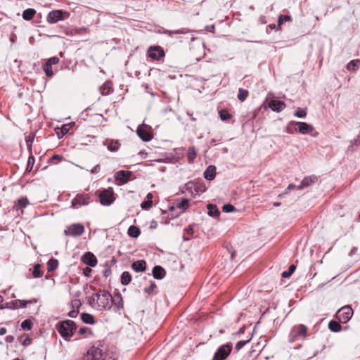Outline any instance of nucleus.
Instances as JSON below:
<instances>
[{"instance_id":"obj_1","label":"nucleus","mask_w":360,"mask_h":360,"mask_svg":"<svg viewBox=\"0 0 360 360\" xmlns=\"http://www.w3.org/2000/svg\"><path fill=\"white\" fill-rule=\"evenodd\" d=\"M117 354L104 345L91 347L82 360H115Z\"/></svg>"},{"instance_id":"obj_2","label":"nucleus","mask_w":360,"mask_h":360,"mask_svg":"<svg viewBox=\"0 0 360 360\" xmlns=\"http://www.w3.org/2000/svg\"><path fill=\"white\" fill-rule=\"evenodd\" d=\"M96 303L95 308L98 310H108L111 307V294L106 290H100L96 293Z\"/></svg>"},{"instance_id":"obj_3","label":"nucleus","mask_w":360,"mask_h":360,"mask_svg":"<svg viewBox=\"0 0 360 360\" xmlns=\"http://www.w3.org/2000/svg\"><path fill=\"white\" fill-rule=\"evenodd\" d=\"M75 330L76 324L72 320L62 321L58 328V333L65 340H68L71 338Z\"/></svg>"},{"instance_id":"obj_4","label":"nucleus","mask_w":360,"mask_h":360,"mask_svg":"<svg viewBox=\"0 0 360 360\" xmlns=\"http://www.w3.org/2000/svg\"><path fill=\"white\" fill-rule=\"evenodd\" d=\"M307 337V327L303 324L293 326L290 335L289 342L292 343L298 340H304Z\"/></svg>"},{"instance_id":"obj_5","label":"nucleus","mask_w":360,"mask_h":360,"mask_svg":"<svg viewBox=\"0 0 360 360\" xmlns=\"http://www.w3.org/2000/svg\"><path fill=\"white\" fill-rule=\"evenodd\" d=\"M232 350L231 343H226L219 347L214 353L212 360H225Z\"/></svg>"},{"instance_id":"obj_6","label":"nucleus","mask_w":360,"mask_h":360,"mask_svg":"<svg viewBox=\"0 0 360 360\" xmlns=\"http://www.w3.org/2000/svg\"><path fill=\"white\" fill-rule=\"evenodd\" d=\"M69 15V13L63 12L61 10H53L47 15L46 21L51 24L56 23L60 20L68 18Z\"/></svg>"},{"instance_id":"obj_7","label":"nucleus","mask_w":360,"mask_h":360,"mask_svg":"<svg viewBox=\"0 0 360 360\" xmlns=\"http://www.w3.org/2000/svg\"><path fill=\"white\" fill-rule=\"evenodd\" d=\"M36 302H37L36 299H32L28 301L15 300L7 302L4 305H1L0 307V309H17L20 307H22V308L26 307L28 304L36 303Z\"/></svg>"},{"instance_id":"obj_8","label":"nucleus","mask_w":360,"mask_h":360,"mask_svg":"<svg viewBox=\"0 0 360 360\" xmlns=\"http://www.w3.org/2000/svg\"><path fill=\"white\" fill-rule=\"evenodd\" d=\"M91 202V196L89 194H77L71 202V207L77 209L81 206L87 205Z\"/></svg>"},{"instance_id":"obj_9","label":"nucleus","mask_w":360,"mask_h":360,"mask_svg":"<svg viewBox=\"0 0 360 360\" xmlns=\"http://www.w3.org/2000/svg\"><path fill=\"white\" fill-rule=\"evenodd\" d=\"M353 310L349 306H345L336 312V318L341 323H347L352 316Z\"/></svg>"},{"instance_id":"obj_10","label":"nucleus","mask_w":360,"mask_h":360,"mask_svg":"<svg viewBox=\"0 0 360 360\" xmlns=\"http://www.w3.org/2000/svg\"><path fill=\"white\" fill-rule=\"evenodd\" d=\"M99 200L104 206L110 205L115 200L114 193L112 188L104 189L99 194Z\"/></svg>"},{"instance_id":"obj_11","label":"nucleus","mask_w":360,"mask_h":360,"mask_svg":"<svg viewBox=\"0 0 360 360\" xmlns=\"http://www.w3.org/2000/svg\"><path fill=\"white\" fill-rule=\"evenodd\" d=\"M84 232V226L81 224H73L69 226L67 229L64 231V234L66 236H80Z\"/></svg>"},{"instance_id":"obj_12","label":"nucleus","mask_w":360,"mask_h":360,"mask_svg":"<svg viewBox=\"0 0 360 360\" xmlns=\"http://www.w3.org/2000/svg\"><path fill=\"white\" fill-rule=\"evenodd\" d=\"M132 174L131 171L120 170L115 174L114 177L115 181L118 182V184L122 185L127 183Z\"/></svg>"},{"instance_id":"obj_13","label":"nucleus","mask_w":360,"mask_h":360,"mask_svg":"<svg viewBox=\"0 0 360 360\" xmlns=\"http://www.w3.org/2000/svg\"><path fill=\"white\" fill-rule=\"evenodd\" d=\"M148 54L152 59L158 60L165 56V51L160 46H150L148 50Z\"/></svg>"},{"instance_id":"obj_14","label":"nucleus","mask_w":360,"mask_h":360,"mask_svg":"<svg viewBox=\"0 0 360 360\" xmlns=\"http://www.w3.org/2000/svg\"><path fill=\"white\" fill-rule=\"evenodd\" d=\"M137 135L143 141H149L152 139V134L146 125H140L136 130Z\"/></svg>"},{"instance_id":"obj_15","label":"nucleus","mask_w":360,"mask_h":360,"mask_svg":"<svg viewBox=\"0 0 360 360\" xmlns=\"http://www.w3.org/2000/svg\"><path fill=\"white\" fill-rule=\"evenodd\" d=\"M82 261L85 264H87L88 266H89L91 267H94L97 264V259H96V256L90 252H85L83 255V256L82 257Z\"/></svg>"},{"instance_id":"obj_16","label":"nucleus","mask_w":360,"mask_h":360,"mask_svg":"<svg viewBox=\"0 0 360 360\" xmlns=\"http://www.w3.org/2000/svg\"><path fill=\"white\" fill-rule=\"evenodd\" d=\"M292 123L298 127V131L302 134H309L314 130V127L307 122H292Z\"/></svg>"},{"instance_id":"obj_17","label":"nucleus","mask_w":360,"mask_h":360,"mask_svg":"<svg viewBox=\"0 0 360 360\" xmlns=\"http://www.w3.org/2000/svg\"><path fill=\"white\" fill-rule=\"evenodd\" d=\"M317 181V177L314 175L308 176L304 177L300 185L297 186V189L302 190L310 186L312 184H314Z\"/></svg>"},{"instance_id":"obj_18","label":"nucleus","mask_w":360,"mask_h":360,"mask_svg":"<svg viewBox=\"0 0 360 360\" xmlns=\"http://www.w3.org/2000/svg\"><path fill=\"white\" fill-rule=\"evenodd\" d=\"M165 33L167 34L169 37H172L173 34H190L191 41H193L195 39V37L192 34V31L187 28H181L179 30H167L165 32Z\"/></svg>"},{"instance_id":"obj_19","label":"nucleus","mask_w":360,"mask_h":360,"mask_svg":"<svg viewBox=\"0 0 360 360\" xmlns=\"http://www.w3.org/2000/svg\"><path fill=\"white\" fill-rule=\"evenodd\" d=\"M269 107L273 110L280 112L285 108V104L283 101L278 100H271L269 102Z\"/></svg>"},{"instance_id":"obj_20","label":"nucleus","mask_w":360,"mask_h":360,"mask_svg":"<svg viewBox=\"0 0 360 360\" xmlns=\"http://www.w3.org/2000/svg\"><path fill=\"white\" fill-rule=\"evenodd\" d=\"M111 306L114 305L117 309H123V300L121 294L117 292L112 297L111 295Z\"/></svg>"},{"instance_id":"obj_21","label":"nucleus","mask_w":360,"mask_h":360,"mask_svg":"<svg viewBox=\"0 0 360 360\" xmlns=\"http://www.w3.org/2000/svg\"><path fill=\"white\" fill-rule=\"evenodd\" d=\"M216 176V167L214 165H210L204 172V177L207 180L211 181L214 179Z\"/></svg>"},{"instance_id":"obj_22","label":"nucleus","mask_w":360,"mask_h":360,"mask_svg":"<svg viewBox=\"0 0 360 360\" xmlns=\"http://www.w3.org/2000/svg\"><path fill=\"white\" fill-rule=\"evenodd\" d=\"M131 267L136 272H142L146 269V262L142 259L137 260L132 263Z\"/></svg>"},{"instance_id":"obj_23","label":"nucleus","mask_w":360,"mask_h":360,"mask_svg":"<svg viewBox=\"0 0 360 360\" xmlns=\"http://www.w3.org/2000/svg\"><path fill=\"white\" fill-rule=\"evenodd\" d=\"M153 276L155 279H162L165 276V271L162 266H155L153 269Z\"/></svg>"},{"instance_id":"obj_24","label":"nucleus","mask_w":360,"mask_h":360,"mask_svg":"<svg viewBox=\"0 0 360 360\" xmlns=\"http://www.w3.org/2000/svg\"><path fill=\"white\" fill-rule=\"evenodd\" d=\"M104 145L107 146L108 149L110 151L115 152L120 148V143L118 141L106 140L104 142Z\"/></svg>"},{"instance_id":"obj_25","label":"nucleus","mask_w":360,"mask_h":360,"mask_svg":"<svg viewBox=\"0 0 360 360\" xmlns=\"http://www.w3.org/2000/svg\"><path fill=\"white\" fill-rule=\"evenodd\" d=\"M127 233L131 238H138L141 234V231L137 226L131 225L129 227Z\"/></svg>"},{"instance_id":"obj_26","label":"nucleus","mask_w":360,"mask_h":360,"mask_svg":"<svg viewBox=\"0 0 360 360\" xmlns=\"http://www.w3.org/2000/svg\"><path fill=\"white\" fill-rule=\"evenodd\" d=\"M207 208L208 210V214L210 217H219L220 214V212L217 209V206L213 204H208L207 205Z\"/></svg>"},{"instance_id":"obj_27","label":"nucleus","mask_w":360,"mask_h":360,"mask_svg":"<svg viewBox=\"0 0 360 360\" xmlns=\"http://www.w3.org/2000/svg\"><path fill=\"white\" fill-rule=\"evenodd\" d=\"M36 14V11L33 8H27L22 13V18L25 20H30Z\"/></svg>"},{"instance_id":"obj_28","label":"nucleus","mask_w":360,"mask_h":360,"mask_svg":"<svg viewBox=\"0 0 360 360\" xmlns=\"http://www.w3.org/2000/svg\"><path fill=\"white\" fill-rule=\"evenodd\" d=\"M185 189L186 191H188V192H190L191 194H193V191L192 190L194 189L196 192V193H198L200 191H205V190H200L198 186L195 185L193 182L191 181H189L188 182L187 184H185V186H184Z\"/></svg>"},{"instance_id":"obj_29","label":"nucleus","mask_w":360,"mask_h":360,"mask_svg":"<svg viewBox=\"0 0 360 360\" xmlns=\"http://www.w3.org/2000/svg\"><path fill=\"white\" fill-rule=\"evenodd\" d=\"M328 328L333 332H340L342 329L340 323L336 321H330L328 323Z\"/></svg>"},{"instance_id":"obj_30","label":"nucleus","mask_w":360,"mask_h":360,"mask_svg":"<svg viewBox=\"0 0 360 360\" xmlns=\"http://www.w3.org/2000/svg\"><path fill=\"white\" fill-rule=\"evenodd\" d=\"M131 281V276L128 271H124L121 275V283L127 285L130 283Z\"/></svg>"},{"instance_id":"obj_31","label":"nucleus","mask_w":360,"mask_h":360,"mask_svg":"<svg viewBox=\"0 0 360 360\" xmlns=\"http://www.w3.org/2000/svg\"><path fill=\"white\" fill-rule=\"evenodd\" d=\"M81 319L82 321L87 324H92L94 323V316L88 313H82L81 314Z\"/></svg>"},{"instance_id":"obj_32","label":"nucleus","mask_w":360,"mask_h":360,"mask_svg":"<svg viewBox=\"0 0 360 360\" xmlns=\"http://www.w3.org/2000/svg\"><path fill=\"white\" fill-rule=\"evenodd\" d=\"M58 266V261L56 259H51L47 262V269L49 271L56 270Z\"/></svg>"},{"instance_id":"obj_33","label":"nucleus","mask_w":360,"mask_h":360,"mask_svg":"<svg viewBox=\"0 0 360 360\" xmlns=\"http://www.w3.org/2000/svg\"><path fill=\"white\" fill-rule=\"evenodd\" d=\"M193 227L192 225H189L184 229V240H188L193 234Z\"/></svg>"},{"instance_id":"obj_34","label":"nucleus","mask_w":360,"mask_h":360,"mask_svg":"<svg viewBox=\"0 0 360 360\" xmlns=\"http://www.w3.org/2000/svg\"><path fill=\"white\" fill-rule=\"evenodd\" d=\"M101 91L103 95H108L112 91L111 82H105L101 87Z\"/></svg>"},{"instance_id":"obj_35","label":"nucleus","mask_w":360,"mask_h":360,"mask_svg":"<svg viewBox=\"0 0 360 360\" xmlns=\"http://www.w3.org/2000/svg\"><path fill=\"white\" fill-rule=\"evenodd\" d=\"M248 94H249V92H248V91L247 89H241L240 88L238 90V98L241 102H243L247 98V97L248 96Z\"/></svg>"},{"instance_id":"obj_36","label":"nucleus","mask_w":360,"mask_h":360,"mask_svg":"<svg viewBox=\"0 0 360 360\" xmlns=\"http://www.w3.org/2000/svg\"><path fill=\"white\" fill-rule=\"evenodd\" d=\"M295 269H296L295 265L291 264L289 266L288 271H283L281 274L282 277L283 278H288V277H290L292 274V273L295 271Z\"/></svg>"},{"instance_id":"obj_37","label":"nucleus","mask_w":360,"mask_h":360,"mask_svg":"<svg viewBox=\"0 0 360 360\" xmlns=\"http://www.w3.org/2000/svg\"><path fill=\"white\" fill-rule=\"evenodd\" d=\"M220 119L223 121H226L231 119V114L225 110H221L219 112Z\"/></svg>"},{"instance_id":"obj_38","label":"nucleus","mask_w":360,"mask_h":360,"mask_svg":"<svg viewBox=\"0 0 360 360\" xmlns=\"http://www.w3.org/2000/svg\"><path fill=\"white\" fill-rule=\"evenodd\" d=\"M32 275H33V277H34V278H40L43 276V272L40 270L39 264H36L34 266Z\"/></svg>"},{"instance_id":"obj_39","label":"nucleus","mask_w":360,"mask_h":360,"mask_svg":"<svg viewBox=\"0 0 360 360\" xmlns=\"http://www.w3.org/2000/svg\"><path fill=\"white\" fill-rule=\"evenodd\" d=\"M32 323L30 319L23 321L21 323V328L24 330H30L32 329Z\"/></svg>"},{"instance_id":"obj_40","label":"nucleus","mask_w":360,"mask_h":360,"mask_svg":"<svg viewBox=\"0 0 360 360\" xmlns=\"http://www.w3.org/2000/svg\"><path fill=\"white\" fill-rule=\"evenodd\" d=\"M307 115L306 109L299 108L294 113V116L299 118H304Z\"/></svg>"},{"instance_id":"obj_41","label":"nucleus","mask_w":360,"mask_h":360,"mask_svg":"<svg viewBox=\"0 0 360 360\" xmlns=\"http://www.w3.org/2000/svg\"><path fill=\"white\" fill-rule=\"evenodd\" d=\"M43 69H44V71L47 77H51L53 76V72L52 70L51 65H49V64L45 63Z\"/></svg>"},{"instance_id":"obj_42","label":"nucleus","mask_w":360,"mask_h":360,"mask_svg":"<svg viewBox=\"0 0 360 360\" xmlns=\"http://www.w3.org/2000/svg\"><path fill=\"white\" fill-rule=\"evenodd\" d=\"M189 205V200L188 199H183L180 202L177 203V207L185 210Z\"/></svg>"},{"instance_id":"obj_43","label":"nucleus","mask_w":360,"mask_h":360,"mask_svg":"<svg viewBox=\"0 0 360 360\" xmlns=\"http://www.w3.org/2000/svg\"><path fill=\"white\" fill-rule=\"evenodd\" d=\"M360 63V60H351L347 65V68L348 70L351 71H354L356 70V64L357 63Z\"/></svg>"},{"instance_id":"obj_44","label":"nucleus","mask_w":360,"mask_h":360,"mask_svg":"<svg viewBox=\"0 0 360 360\" xmlns=\"http://www.w3.org/2000/svg\"><path fill=\"white\" fill-rule=\"evenodd\" d=\"M236 210V208L231 204H226L222 207V211L226 213H230Z\"/></svg>"},{"instance_id":"obj_45","label":"nucleus","mask_w":360,"mask_h":360,"mask_svg":"<svg viewBox=\"0 0 360 360\" xmlns=\"http://www.w3.org/2000/svg\"><path fill=\"white\" fill-rule=\"evenodd\" d=\"M291 20V17L288 15H281L278 19V25L280 26L283 24L284 21H290Z\"/></svg>"},{"instance_id":"obj_46","label":"nucleus","mask_w":360,"mask_h":360,"mask_svg":"<svg viewBox=\"0 0 360 360\" xmlns=\"http://www.w3.org/2000/svg\"><path fill=\"white\" fill-rule=\"evenodd\" d=\"M155 288H156V284L155 283V282H154V281H151L150 282V286H149V287H148V288H144V292H145L146 293H147V294H149V295H150V294H151V293L154 291V290H155Z\"/></svg>"},{"instance_id":"obj_47","label":"nucleus","mask_w":360,"mask_h":360,"mask_svg":"<svg viewBox=\"0 0 360 360\" xmlns=\"http://www.w3.org/2000/svg\"><path fill=\"white\" fill-rule=\"evenodd\" d=\"M153 205V201L152 200H147L141 202V207L143 210H148Z\"/></svg>"},{"instance_id":"obj_48","label":"nucleus","mask_w":360,"mask_h":360,"mask_svg":"<svg viewBox=\"0 0 360 360\" xmlns=\"http://www.w3.org/2000/svg\"><path fill=\"white\" fill-rule=\"evenodd\" d=\"M250 341V338L248 340H240L238 341L235 347V349L237 351H239L240 349H242L246 344H248Z\"/></svg>"},{"instance_id":"obj_49","label":"nucleus","mask_w":360,"mask_h":360,"mask_svg":"<svg viewBox=\"0 0 360 360\" xmlns=\"http://www.w3.org/2000/svg\"><path fill=\"white\" fill-rule=\"evenodd\" d=\"M29 202L26 198H21L18 200V205L20 207H25L28 205Z\"/></svg>"},{"instance_id":"obj_50","label":"nucleus","mask_w":360,"mask_h":360,"mask_svg":"<svg viewBox=\"0 0 360 360\" xmlns=\"http://www.w3.org/2000/svg\"><path fill=\"white\" fill-rule=\"evenodd\" d=\"M59 61V59L57 57H51L47 61H46V64H49V65H56L58 63Z\"/></svg>"},{"instance_id":"obj_51","label":"nucleus","mask_w":360,"mask_h":360,"mask_svg":"<svg viewBox=\"0 0 360 360\" xmlns=\"http://www.w3.org/2000/svg\"><path fill=\"white\" fill-rule=\"evenodd\" d=\"M34 160L33 158H31V157L29 158L28 162H27V167L26 169L27 172H30L32 169V165L34 164Z\"/></svg>"},{"instance_id":"obj_52","label":"nucleus","mask_w":360,"mask_h":360,"mask_svg":"<svg viewBox=\"0 0 360 360\" xmlns=\"http://www.w3.org/2000/svg\"><path fill=\"white\" fill-rule=\"evenodd\" d=\"M96 293L92 295L90 298H89V304L95 308V306H96Z\"/></svg>"},{"instance_id":"obj_53","label":"nucleus","mask_w":360,"mask_h":360,"mask_svg":"<svg viewBox=\"0 0 360 360\" xmlns=\"http://www.w3.org/2000/svg\"><path fill=\"white\" fill-rule=\"evenodd\" d=\"M91 269L90 267H85L83 269V274L86 277H90L91 274Z\"/></svg>"},{"instance_id":"obj_54","label":"nucleus","mask_w":360,"mask_h":360,"mask_svg":"<svg viewBox=\"0 0 360 360\" xmlns=\"http://www.w3.org/2000/svg\"><path fill=\"white\" fill-rule=\"evenodd\" d=\"M79 313V311L78 310H72L70 311L69 313H68V316L71 318H75L77 317V314Z\"/></svg>"},{"instance_id":"obj_55","label":"nucleus","mask_w":360,"mask_h":360,"mask_svg":"<svg viewBox=\"0 0 360 360\" xmlns=\"http://www.w3.org/2000/svg\"><path fill=\"white\" fill-rule=\"evenodd\" d=\"M34 140V137L29 136L28 139H26L27 145L29 149H31L32 144Z\"/></svg>"},{"instance_id":"obj_56","label":"nucleus","mask_w":360,"mask_h":360,"mask_svg":"<svg viewBox=\"0 0 360 360\" xmlns=\"http://www.w3.org/2000/svg\"><path fill=\"white\" fill-rule=\"evenodd\" d=\"M99 171H100V165H96L94 168H92V169L91 170V173L96 174L98 173Z\"/></svg>"},{"instance_id":"obj_57","label":"nucleus","mask_w":360,"mask_h":360,"mask_svg":"<svg viewBox=\"0 0 360 360\" xmlns=\"http://www.w3.org/2000/svg\"><path fill=\"white\" fill-rule=\"evenodd\" d=\"M158 227V222L155 220H152L150 224V229H155Z\"/></svg>"},{"instance_id":"obj_58","label":"nucleus","mask_w":360,"mask_h":360,"mask_svg":"<svg viewBox=\"0 0 360 360\" xmlns=\"http://www.w3.org/2000/svg\"><path fill=\"white\" fill-rule=\"evenodd\" d=\"M89 330V328H86V327H83V328H81L79 331H78V333L79 335H84L87 331Z\"/></svg>"},{"instance_id":"obj_59","label":"nucleus","mask_w":360,"mask_h":360,"mask_svg":"<svg viewBox=\"0 0 360 360\" xmlns=\"http://www.w3.org/2000/svg\"><path fill=\"white\" fill-rule=\"evenodd\" d=\"M297 186H296L295 185H294V184H289V185H288V188H287V189H286V191H285V192H284V193H283V194L287 193L288 191H291V190H292V189H294V188H297Z\"/></svg>"},{"instance_id":"obj_60","label":"nucleus","mask_w":360,"mask_h":360,"mask_svg":"<svg viewBox=\"0 0 360 360\" xmlns=\"http://www.w3.org/2000/svg\"><path fill=\"white\" fill-rule=\"evenodd\" d=\"M6 341L8 343H11L14 341V337L13 335H7L6 337Z\"/></svg>"},{"instance_id":"obj_61","label":"nucleus","mask_w":360,"mask_h":360,"mask_svg":"<svg viewBox=\"0 0 360 360\" xmlns=\"http://www.w3.org/2000/svg\"><path fill=\"white\" fill-rule=\"evenodd\" d=\"M30 342H31V340H30L28 337H27V338L24 340V341H23L22 344H23V345L27 346V345H30Z\"/></svg>"},{"instance_id":"obj_62","label":"nucleus","mask_w":360,"mask_h":360,"mask_svg":"<svg viewBox=\"0 0 360 360\" xmlns=\"http://www.w3.org/2000/svg\"><path fill=\"white\" fill-rule=\"evenodd\" d=\"M6 328L4 327H2L0 328V335H4L6 333Z\"/></svg>"},{"instance_id":"obj_63","label":"nucleus","mask_w":360,"mask_h":360,"mask_svg":"<svg viewBox=\"0 0 360 360\" xmlns=\"http://www.w3.org/2000/svg\"><path fill=\"white\" fill-rule=\"evenodd\" d=\"M68 130H69V129L67 127V126H66V125H63V127H62V132H63V134H66V133H68Z\"/></svg>"},{"instance_id":"obj_64","label":"nucleus","mask_w":360,"mask_h":360,"mask_svg":"<svg viewBox=\"0 0 360 360\" xmlns=\"http://www.w3.org/2000/svg\"><path fill=\"white\" fill-rule=\"evenodd\" d=\"M146 197H147V199H148V200H151V199H152V198H153V194H152V193H148V194H147V196H146Z\"/></svg>"}]
</instances>
